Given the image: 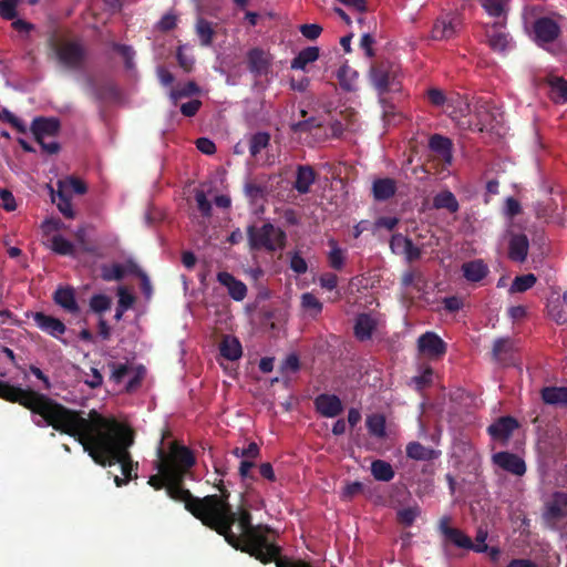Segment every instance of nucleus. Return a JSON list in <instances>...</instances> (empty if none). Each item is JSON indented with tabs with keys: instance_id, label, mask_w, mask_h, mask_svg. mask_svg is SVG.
Masks as SVG:
<instances>
[{
	"instance_id": "nucleus-31",
	"label": "nucleus",
	"mask_w": 567,
	"mask_h": 567,
	"mask_svg": "<svg viewBox=\"0 0 567 567\" xmlns=\"http://www.w3.org/2000/svg\"><path fill=\"white\" fill-rule=\"evenodd\" d=\"M319 58V49L309 47L299 52V54L291 61V68L296 70H305L309 63L317 61Z\"/></svg>"
},
{
	"instance_id": "nucleus-53",
	"label": "nucleus",
	"mask_w": 567,
	"mask_h": 567,
	"mask_svg": "<svg viewBox=\"0 0 567 567\" xmlns=\"http://www.w3.org/2000/svg\"><path fill=\"white\" fill-rule=\"evenodd\" d=\"M90 307L95 312H102L111 307V299L104 295L93 296L90 301Z\"/></svg>"
},
{
	"instance_id": "nucleus-26",
	"label": "nucleus",
	"mask_w": 567,
	"mask_h": 567,
	"mask_svg": "<svg viewBox=\"0 0 567 567\" xmlns=\"http://www.w3.org/2000/svg\"><path fill=\"white\" fill-rule=\"evenodd\" d=\"M433 207L435 209H446L449 213L454 214L458 210L460 205L454 194L451 190L444 189L434 196Z\"/></svg>"
},
{
	"instance_id": "nucleus-58",
	"label": "nucleus",
	"mask_w": 567,
	"mask_h": 567,
	"mask_svg": "<svg viewBox=\"0 0 567 567\" xmlns=\"http://www.w3.org/2000/svg\"><path fill=\"white\" fill-rule=\"evenodd\" d=\"M195 199L197 203V207L200 210V213L205 216L210 215L212 205L209 200L207 199L205 193L203 190H197L195 194Z\"/></svg>"
},
{
	"instance_id": "nucleus-34",
	"label": "nucleus",
	"mask_w": 567,
	"mask_h": 567,
	"mask_svg": "<svg viewBox=\"0 0 567 567\" xmlns=\"http://www.w3.org/2000/svg\"><path fill=\"white\" fill-rule=\"evenodd\" d=\"M543 400L548 404H567V389L566 388H545L542 391Z\"/></svg>"
},
{
	"instance_id": "nucleus-4",
	"label": "nucleus",
	"mask_w": 567,
	"mask_h": 567,
	"mask_svg": "<svg viewBox=\"0 0 567 567\" xmlns=\"http://www.w3.org/2000/svg\"><path fill=\"white\" fill-rule=\"evenodd\" d=\"M0 398L12 403H19L32 413L40 415L47 423L58 402L31 389H22L0 381Z\"/></svg>"
},
{
	"instance_id": "nucleus-54",
	"label": "nucleus",
	"mask_w": 567,
	"mask_h": 567,
	"mask_svg": "<svg viewBox=\"0 0 567 567\" xmlns=\"http://www.w3.org/2000/svg\"><path fill=\"white\" fill-rule=\"evenodd\" d=\"M20 0H1L0 14L7 20H12L16 17V7Z\"/></svg>"
},
{
	"instance_id": "nucleus-39",
	"label": "nucleus",
	"mask_w": 567,
	"mask_h": 567,
	"mask_svg": "<svg viewBox=\"0 0 567 567\" xmlns=\"http://www.w3.org/2000/svg\"><path fill=\"white\" fill-rule=\"evenodd\" d=\"M50 248L62 256H72L74 255L75 247L74 245L65 239L61 235H54L50 240Z\"/></svg>"
},
{
	"instance_id": "nucleus-40",
	"label": "nucleus",
	"mask_w": 567,
	"mask_h": 567,
	"mask_svg": "<svg viewBox=\"0 0 567 567\" xmlns=\"http://www.w3.org/2000/svg\"><path fill=\"white\" fill-rule=\"evenodd\" d=\"M367 427L371 435L383 439L385 436V419L382 414H372L367 417Z\"/></svg>"
},
{
	"instance_id": "nucleus-57",
	"label": "nucleus",
	"mask_w": 567,
	"mask_h": 567,
	"mask_svg": "<svg viewBox=\"0 0 567 567\" xmlns=\"http://www.w3.org/2000/svg\"><path fill=\"white\" fill-rule=\"evenodd\" d=\"M102 277L105 280H120L124 277V269L120 265H114L111 268H104Z\"/></svg>"
},
{
	"instance_id": "nucleus-3",
	"label": "nucleus",
	"mask_w": 567,
	"mask_h": 567,
	"mask_svg": "<svg viewBox=\"0 0 567 567\" xmlns=\"http://www.w3.org/2000/svg\"><path fill=\"white\" fill-rule=\"evenodd\" d=\"M219 491L220 494L215 495L225 496L233 516V522L229 524V535L235 539L233 542L226 534H218L224 536L226 542L234 548L250 554L261 563L271 561L272 558L279 555V547L268 542L260 526H252L249 511L240 508L238 513L234 512L228 502L229 493L225 488H219Z\"/></svg>"
},
{
	"instance_id": "nucleus-11",
	"label": "nucleus",
	"mask_w": 567,
	"mask_h": 567,
	"mask_svg": "<svg viewBox=\"0 0 567 567\" xmlns=\"http://www.w3.org/2000/svg\"><path fill=\"white\" fill-rule=\"evenodd\" d=\"M565 517H567V493L555 492L546 502L544 518L555 524Z\"/></svg>"
},
{
	"instance_id": "nucleus-28",
	"label": "nucleus",
	"mask_w": 567,
	"mask_h": 567,
	"mask_svg": "<svg viewBox=\"0 0 567 567\" xmlns=\"http://www.w3.org/2000/svg\"><path fill=\"white\" fill-rule=\"evenodd\" d=\"M220 354L231 361H235L241 357L243 350L241 344L237 338L226 336L223 338L219 346Z\"/></svg>"
},
{
	"instance_id": "nucleus-37",
	"label": "nucleus",
	"mask_w": 567,
	"mask_h": 567,
	"mask_svg": "<svg viewBox=\"0 0 567 567\" xmlns=\"http://www.w3.org/2000/svg\"><path fill=\"white\" fill-rule=\"evenodd\" d=\"M199 92H200L199 86L195 82L189 81L186 84L177 85L176 87H173L171 90L169 97L176 104L178 100L199 94Z\"/></svg>"
},
{
	"instance_id": "nucleus-29",
	"label": "nucleus",
	"mask_w": 567,
	"mask_h": 567,
	"mask_svg": "<svg viewBox=\"0 0 567 567\" xmlns=\"http://www.w3.org/2000/svg\"><path fill=\"white\" fill-rule=\"evenodd\" d=\"M54 301L68 312L76 313L79 311L72 288H59L54 293Z\"/></svg>"
},
{
	"instance_id": "nucleus-23",
	"label": "nucleus",
	"mask_w": 567,
	"mask_h": 567,
	"mask_svg": "<svg viewBox=\"0 0 567 567\" xmlns=\"http://www.w3.org/2000/svg\"><path fill=\"white\" fill-rule=\"evenodd\" d=\"M217 24H214L210 21H207L202 17V12L199 11L198 18L195 24L196 34L199 38L200 45L209 47L212 45L215 37V28Z\"/></svg>"
},
{
	"instance_id": "nucleus-45",
	"label": "nucleus",
	"mask_w": 567,
	"mask_h": 567,
	"mask_svg": "<svg viewBox=\"0 0 567 567\" xmlns=\"http://www.w3.org/2000/svg\"><path fill=\"white\" fill-rule=\"evenodd\" d=\"M58 187L60 189H63L65 193L74 192L76 194H84L86 192L85 184L75 177H69V178L59 181Z\"/></svg>"
},
{
	"instance_id": "nucleus-60",
	"label": "nucleus",
	"mask_w": 567,
	"mask_h": 567,
	"mask_svg": "<svg viewBox=\"0 0 567 567\" xmlns=\"http://www.w3.org/2000/svg\"><path fill=\"white\" fill-rule=\"evenodd\" d=\"M322 31V28L318 24H302L300 27V32L303 37L310 40L317 39Z\"/></svg>"
},
{
	"instance_id": "nucleus-61",
	"label": "nucleus",
	"mask_w": 567,
	"mask_h": 567,
	"mask_svg": "<svg viewBox=\"0 0 567 567\" xmlns=\"http://www.w3.org/2000/svg\"><path fill=\"white\" fill-rule=\"evenodd\" d=\"M0 199L1 205L6 210L12 212L16 209V200L11 192L7 189H0Z\"/></svg>"
},
{
	"instance_id": "nucleus-30",
	"label": "nucleus",
	"mask_w": 567,
	"mask_h": 567,
	"mask_svg": "<svg viewBox=\"0 0 567 567\" xmlns=\"http://www.w3.org/2000/svg\"><path fill=\"white\" fill-rule=\"evenodd\" d=\"M470 104L460 95L449 97V115L454 120L465 117L470 113Z\"/></svg>"
},
{
	"instance_id": "nucleus-55",
	"label": "nucleus",
	"mask_w": 567,
	"mask_h": 567,
	"mask_svg": "<svg viewBox=\"0 0 567 567\" xmlns=\"http://www.w3.org/2000/svg\"><path fill=\"white\" fill-rule=\"evenodd\" d=\"M177 61L179 66L186 72L189 73L193 70L194 66V56L188 55L184 52V47H179L177 50Z\"/></svg>"
},
{
	"instance_id": "nucleus-35",
	"label": "nucleus",
	"mask_w": 567,
	"mask_h": 567,
	"mask_svg": "<svg viewBox=\"0 0 567 567\" xmlns=\"http://www.w3.org/2000/svg\"><path fill=\"white\" fill-rule=\"evenodd\" d=\"M301 308L308 316L316 318L322 311V303L315 295L306 292L301 296Z\"/></svg>"
},
{
	"instance_id": "nucleus-18",
	"label": "nucleus",
	"mask_w": 567,
	"mask_h": 567,
	"mask_svg": "<svg viewBox=\"0 0 567 567\" xmlns=\"http://www.w3.org/2000/svg\"><path fill=\"white\" fill-rule=\"evenodd\" d=\"M217 280L228 289V293L235 300H243L247 293L246 285L237 280L231 274L221 271L217 275Z\"/></svg>"
},
{
	"instance_id": "nucleus-7",
	"label": "nucleus",
	"mask_w": 567,
	"mask_h": 567,
	"mask_svg": "<svg viewBox=\"0 0 567 567\" xmlns=\"http://www.w3.org/2000/svg\"><path fill=\"white\" fill-rule=\"evenodd\" d=\"M52 49L61 65L70 70H79L84 65L86 51L76 40L59 39L52 42Z\"/></svg>"
},
{
	"instance_id": "nucleus-64",
	"label": "nucleus",
	"mask_w": 567,
	"mask_h": 567,
	"mask_svg": "<svg viewBox=\"0 0 567 567\" xmlns=\"http://www.w3.org/2000/svg\"><path fill=\"white\" fill-rule=\"evenodd\" d=\"M432 374H433L432 369L427 367L424 369V371L420 375L414 377L413 381L415 382L416 388L422 389L425 385L430 384L431 380H432Z\"/></svg>"
},
{
	"instance_id": "nucleus-63",
	"label": "nucleus",
	"mask_w": 567,
	"mask_h": 567,
	"mask_svg": "<svg viewBox=\"0 0 567 567\" xmlns=\"http://www.w3.org/2000/svg\"><path fill=\"white\" fill-rule=\"evenodd\" d=\"M258 472H259L260 476L268 482L272 483V482H276V480H277L274 467L268 462L261 463L258 466Z\"/></svg>"
},
{
	"instance_id": "nucleus-50",
	"label": "nucleus",
	"mask_w": 567,
	"mask_h": 567,
	"mask_svg": "<svg viewBox=\"0 0 567 567\" xmlns=\"http://www.w3.org/2000/svg\"><path fill=\"white\" fill-rule=\"evenodd\" d=\"M411 239L403 236L402 234H394L390 240V248L392 252L402 255L406 247L410 245Z\"/></svg>"
},
{
	"instance_id": "nucleus-21",
	"label": "nucleus",
	"mask_w": 567,
	"mask_h": 567,
	"mask_svg": "<svg viewBox=\"0 0 567 567\" xmlns=\"http://www.w3.org/2000/svg\"><path fill=\"white\" fill-rule=\"evenodd\" d=\"M528 239L523 234L512 235L509 239L508 256L514 261H524L528 252Z\"/></svg>"
},
{
	"instance_id": "nucleus-48",
	"label": "nucleus",
	"mask_w": 567,
	"mask_h": 567,
	"mask_svg": "<svg viewBox=\"0 0 567 567\" xmlns=\"http://www.w3.org/2000/svg\"><path fill=\"white\" fill-rule=\"evenodd\" d=\"M430 147L442 156L450 155L451 142L441 135H433L430 140Z\"/></svg>"
},
{
	"instance_id": "nucleus-27",
	"label": "nucleus",
	"mask_w": 567,
	"mask_h": 567,
	"mask_svg": "<svg viewBox=\"0 0 567 567\" xmlns=\"http://www.w3.org/2000/svg\"><path fill=\"white\" fill-rule=\"evenodd\" d=\"M462 270L466 280L473 282L482 280L488 272L487 266L482 260L465 262L462 266Z\"/></svg>"
},
{
	"instance_id": "nucleus-2",
	"label": "nucleus",
	"mask_w": 567,
	"mask_h": 567,
	"mask_svg": "<svg viewBox=\"0 0 567 567\" xmlns=\"http://www.w3.org/2000/svg\"><path fill=\"white\" fill-rule=\"evenodd\" d=\"M157 449V461L155 467L158 474L152 475L148 484L155 489L166 488L171 498L185 504V508L190 512L205 526L217 533L226 534L234 542V537L229 535V524L233 516L225 496L207 495L205 497H195L190 492L182 486V482L186 473L195 464L193 453L184 445L172 442L168 450L163 446Z\"/></svg>"
},
{
	"instance_id": "nucleus-47",
	"label": "nucleus",
	"mask_w": 567,
	"mask_h": 567,
	"mask_svg": "<svg viewBox=\"0 0 567 567\" xmlns=\"http://www.w3.org/2000/svg\"><path fill=\"white\" fill-rule=\"evenodd\" d=\"M513 350V342L511 339H499L494 343L493 354L496 360L505 361L506 354Z\"/></svg>"
},
{
	"instance_id": "nucleus-20",
	"label": "nucleus",
	"mask_w": 567,
	"mask_h": 567,
	"mask_svg": "<svg viewBox=\"0 0 567 567\" xmlns=\"http://www.w3.org/2000/svg\"><path fill=\"white\" fill-rule=\"evenodd\" d=\"M33 318L40 329L54 338H59L65 332L64 323L54 317L37 312Z\"/></svg>"
},
{
	"instance_id": "nucleus-13",
	"label": "nucleus",
	"mask_w": 567,
	"mask_h": 567,
	"mask_svg": "<svg viewBox=\"0 0 567 567\" xmlns=\"http://www.w3.org/2000/svg\"><path fill=\"white\" fill-rule=\"evenodd\" d=\"M417 346L420 352L429 359H437L446 351L443 340L433 332L422 334L419 338Z\"/></svg>"
},
{
	"instance_id": "nucleus-41",
	"label": "nucleus",
	"mask_w": 567,
	"mask_h": 567,
	"mask_svg": "<svg viewBox=\"0 0 567 567\" xmlns=\"http://www.w3.org/2000/svg\"><path fill=\"white\" fill-rule=\"evenodd\" d=\"M270 135L265 132L254 134L249 140V152L251 156H257L269 144Z\"/></svg>"
},
{
	"instance_id": "nucleus-14",
	"label": "nucleus",
	"mask_w": 567,
	"mask_h": 567,
	"mask_svg": "<svg viewBox=\"0 0 567 567\" xmlns=\"http://www.w3.org/2000/svg\"><path fill=\"white\" fill-rule=\"evenodd\" d=\"M493 463L516 476H523L526 472V464L516 454L509 452H498L492 457Z\"/></svg>"
},
{
	"instance_id": "nucleus-9",
	"label": "nucleus",
	"mask_w": 567,
	"mask_h": 567,
	"mask_svg": "<svg viewBox=\"0 0 567 567\" xmlns=\"http://www.w3.org/2000/svg\"><path fill=\"white\" fill-rule=\"evenodd\" d=\"M59 131V122L54 118H37L32 123V132L42 148L49 154L58 152L59 146L54 141H47L53 137Z\"/></svg>"
},
{
	"instance_id": "nucleus-42",
	"label": "nucleus",
	"mask_w": 567,
	"mask_h": 567,
	"mask_svg": "<svg viewBox=\"0 0 567 567\" xmlns=\"http://www.w3.org/2000/svg\"><path fill=\"white\" fill-rule=\"evenodd\" d=\"M337 78L339 80L340 85L347 90L351 91L354 89V82L357 80V72L351 70L349 66L343 65L338 70Z\"/></svg>"
},
{
	"instance_id": "nucleus-46",
	"label": "nucleus",
	"mask_w": 567,
	"mask_h": 567,
	"mask_svg": "<svg viewBox=\"0 0 567 567\" xmlns=\"http://www.w3.org/2000/svg\"><path fill=\"white\" fill-rule=\"evenodd\" d=\"M421 514L419 506L402 508L398 512V520L404 526H410Z\"/></svg>"
},
{
	"instance_id": "nucleus-1",
	"label": "nucleus",
	"mask_w": 567,
	"mask_h": 567,
	"mask_svg": "<svg viewBox=\"0 0 567 567\" xmlns=\"http://www.w3.org/2000/svg\"><path fill=\"white\" fill-rule=\"evenodd\" d=\"M54 430L75 437L93 461L102 466L121 464L126 480L137 477L133 471L137 463L131 458L128 447L134 443V433L113 417H105L95 410L84 417L80 411L58 404L45 423Z\"/></svg>"
},
{
	"instance_id": "nucleus-5",
	"label": "nucleus",
	"mask_w": 567,
	"mask_h": 567,
	"mask_svg": "<svg viewBox=\"0 0 567 567\" xmlns=\"http://www.w3.org/2000/svg\"><path fill=\"white\" fill-rule=\"evenodd\" d=\"M370 80L380 94L401 90V68L391 61H381L370 69Z\"/></svg>"
},
{
	"instance_id": "nucleus-6",
	"label": "nucleus",
	"mask_w": 567,
	"mask_h": 567,
	"mask_svg": "<svg viewBox=\"0 0 567 567\" xmlns=\"http://www.w3.org/2000/svg\"><path fill=\"white\" fill-rule=\"evenodd\" d=\"M248 240L251 249L276 251L285 247L286 234L272 224H265L261 227L251 226L248 228Z\"/></svg>"
},
{
	"instance_id": "nucleus-43",
	"label": "nucleus",
	"mask_w": 567,
	"mask_h": 567,
	"mask_svg": "<svg viewBox=\"0 0 567 567\" xmlns=\"http://www.w3.org/2000/svg\"><path fill=\"white\" fill-rule=\"evenodd\" d=\"M329 246L331 247V250L328 256L329 265L333 269L340 270L344 264V251L338 246L337 241L333 239L329 240Z\"/></svg>"
},
{
	"instance_id": "nucleus-22",
	"label": "nucleus",
	"mask_w": 567,
	"mask_h": 567,
	"mask_svg": "<svg viewBox=\"0 0 567 567\" xmlns=\"http://www.w3.org/2000/svg\"><path fill=\"white\" fill-rule=\"evenodd\" d=\"M316 181V172L309 165H299L297 168L296 182L293 184L295 189L300 194H307L310 192L311 185Z\"/></svg>"
},
{
	"instance_id": "nucleus-51",
	"label": "nucleus",
	"mask_w": 567,
	"mask_h": 567,
	"mask_svg": "<svg viewBox=\"0 0 567 567\" xmlns=\"http://www.w3.org/2000/svg\"><path fill=\"white\" fill-rule=\"evenodd\" d=\"M482 6L492 17H501L505 12L503 0H484Z\"/></svg>"
},
{
	"instance_id": "nucleus-33",
	"label": "nucleus",
	"mask_w": 567,
	"mask_h": 567,
	"mask_svg": "<svg viewBox=\"0 0 567 567\" xmlns=\"http://www.w3.org/2000/svg\"><path fill=\"white\" fill-rule=\"evenodd\" d=\"M371 473L378 481L389 482L394 477V471L390 463L377 460L371 464Z\"/></svg>"
},
{
	"instance_id": "nucleus-36",
	"label": "nucleus",
	"mask_w": 567,
	"mask_h": 567,
	"mask_svg": "<svg viewBox=\"0 0 567 567\" xmlns=\"http://www.w3.org/2000/svg\"><path fill=\"white\" fill-rule=\"evenodd\" d=\"M406 455L413 460L427 461L435 457V452L419 442H411L406 446Z\"/></svg>"
},
{
	"instance_id": "nucleus-62",
	"label": "nucleus",
	"mask_w": 567,
	"mask_h": 567,
	"mask_svg": "<svg viewBox=\"0 0 567 567\" xmlns=\"http://www.w3.org/2000/svg\"><path fill=\"white\" fill-rule=\"evenodd\" d=\"M202 106L199 100H192L181 105V112L185 116H194Z\"/></svg>"
},
{
	"instance_id": "nucleus-56",
	"label": "nucleus",
	"mask_w": 567,
	"mask_h": 567,
	"mask_svg": "<svg viewBox=\"0 0 567 567\" xmlns=\"http://www.w3.org/2000/svg\"><path fill=\"white\" fill-rule=\"evenodd\" d=\"M234 454L237 456H240V457L255 460L259 456L260 450H259V446L255 442H251L247 446V449H243V450L236 449L234 451Z\"/></svg>"
},
{
	"instance_id": "nucleus-38",
	"label": "nucleus",
	"mask_w": 567,
	"mask_h": 567,
	"mask_svg": "<svg viewBox=\"0 0 567 567\" xmlns=\"http://www.w3.org/2000/svg\"><path fill=\"white\" fill-rule=\"evenodd\" d=\"M550 94L555 102H567V81L553 76L549 79Z\"/></svg>"
},
{
	"instance_id": "nucleus-12",
	"label": "nucleus",
	"mask_w": 567,
	"mask_h": 567,
	"mask_svg": "<svg viewBox=\"0 0 567 567\" xmlns=\"http://www.w3.org/2000/svg\"><path fill=\"white\" fill-rule=\"evenodd\" d=\"M485 37L488 47L496 52H504L511 45V37L504 30V23L495 22L485 28Z\"/></svg>"
},
{
	"instance_id": "nucleus-52",
	"label": "nucleus",
	"mask_w": 567,
	"mask_h": 567,
	"mask_svg": "<svg viewBox=\"0 0 567 567\" xmlns=\"http://www.w3.org/2000/svg\"><path fill=\"white\" fill-rule=\"evenodd\" d=\"M427 97L430 102L435 106H446L445 111H449V99L445 97L443 91L433 87L427 91Z\"/></svg>"
},
{
	"instance_id": "nucleus-10",
	"label": "nucleus",
	"mask_w": 567,
	"mask_h": 567,
	"mask_svg": "<svg viewBox=\"0 0 567 567\" xmlns=\"http://www.w3.org/2000/svg\"><path fill=\"white\" fill-rule=\"evenodd\" d=\"M535 40L539 45L551 43L560 35L559 24L551 18L543 17L533 24Z\"/></svg>"
},
{
	"instance_id": "nucleus-32",
	"label": "nucleus",
	"mask_w": 567,
	"mask_h": 567,
	"mask_svg": "<svg viewBox=\"0 0 567 567\" xmlns=\"http://www.w3.org/2000/svg\"><path fill=\"white\" fill-rule=\"evenodd\" d=\"M455 27L452 20L442 18L437 19L432 29V38L434 40H446L454 35Z\"/></svg>"
},
{
	"instance_id": "nucleus-25",
	"label": "nucleus",
	"mask_w": 567,
	"mask_h": 567,
	"mask_svg": "<svg viewBox=\"0 0 567 567\" xmlns=\"http://www.w3.org/2000/svg\"><path fill=\"white\" fill-rule=\"evenodd\" d=\"M396 192V183L392 178H378L373 182L372 193L377 200H386Z\"/></svg>"
},
{
	"instance_id": "nucleus-49",
	"label": "nucleus",
	"mask_w": 567,
	"mask_h": 567,
	"mask_svg": "<svg viewBox=\"0 0 567 567\" xmlns=\"http://www.w3.org/2000/svg\"><path fill=\"white\" fill-rule=\"evenodd\" d=\"M68 193H65L63 189H60L58 187V208L59 210L68 218L74 217V212L72 209V204L70 198L66 196Z\"/></svg>"
},
{
	"instance_id": "nucleus-17",
	"label": "nucleus",
	"mask_w": 567,
	"mask_h": 567,
	"mask_svg": "<svg viewBox=\"0 0 567 567\" xmlns=\"http://www.w3.org/2000/svg\"><path fill=\"white\" fill-rule=\"evenodd\" d=\"M315 403L318 412L326 417H334L343 410L342 402L337 395L321 394Z\"/></svg>"
},
{
	"instance_id": "nucleus-16",
	"label": "nucleus",
	"mask_w": 567,
	"mask_h": 567,
	"mask_svg": "<svg viewBox=\"0 0 567 567\" xmlns=\"http://www.w3.org/2000/svg\"><path fill=\"white\" fill-rule=\"evenodd\" d=\"M248 68L256 75L266 74L270 66V55L268 52L255 48L247 53Z\"/></svg>"
},
{
	"instance_id": "nucleus-44",
	"label": "nucleus",
	"mask_w": 567,
	"mask_h": 567,
	"mask_svg": "<svg viewBox=\"0 0 567 567\" xmlns=\"http://www.w3.org/2000/svg\"><path fill=\"white\" fill-rule=\"evenodd\" d=\"M536 282V277L533 274H527L523 276H518L514 279L509 291L515 292H524L530 289Z\"/></svg>"
},
{
	"instance_id": "nucleus-59",
	"label": "nucleus",
	"mask_w": 567,
	"mask_h": 567,
	"mask_svg": "<svg viewBox=\"0 0 567 567\" xmlns=\"http://www.w3.org/2000/svg\"><path fill=\"white\" fill-rule=\"evenodd\" d=\"M118 295V307L123 309H128L134 303V297L127 292L124 287H120L117 290Z\"/></svg>"
},
{
	"instance_id": "nucleus-15",
	"label": "nucleus",
	"mask_w": 567,
	"mask_h": 567,
	"mask_svg": "<svg viewBox=\"0 0 567 567\" xmlns=\"http://www.w3.org/2000/svg\"><path fill=\"white\" fill-rule=\"evenodd\" d=\"M517 426L518 423L514 417L503 416L491 424L487 431L494 440L506 442Z\"/></svg>"
},
{
	"instance_id": "nucleus-24",
	"label": "nucleus",
	"mask_w": 567,
	"mask_h": 567,
	"mask_svg": "<svg viewBox=\"0 0 567 567\" xmlns=\"http://www.w3.org/2000/svg\"><path fill=\"white\" fill-rule=\"evenodd\" d=\"M447 533L449 536L446 538L460 548L472 549L476 553H486L487 550V545H474L472 539L461 529H449Z\"/></svg>"
},
{
	"instance_id": "nucleus-8",
	"label": "nucleus",
	"mask_w": 567,
	"mask_h": 567,
	"mask_svg": "<svg viewBox=\"0 0 567 567\" xmlns=\"http://www.w3.org/2000/svg\"><path fill=\"white\" fill-rule=\"evenodd\" d=\"M109 367L111 369L110 380L115 384H121L126 381V392L137 390L145 377V369L142 365L112 362Z\"/></svg>"
},
{
	"instance_id": "nucleus-19",
	"label": "nucleus",
	"mask_w": 567,
	"mask_h": 567,
	"mask_svg": "<svg viewBox=\"0 0 567 567\" xmlns=\"http://www.w3.org/2000/svg\"><path fill=\"white\" fill-rule=\"evenodd\" d=\"M378 327V319L369 313L358 316L354 324V334L361 340H369Z\"/></svg>"
}]
</instances>
